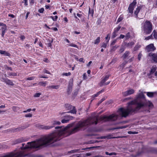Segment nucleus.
Instances as JSON below:
<instances>
[{
  "mask_svg": "<svg viewBox=\"0 0 157 157\" xmlns=\"http://www.w3.org/2000/svg\"><path fill=\"white\" fill-rule=\"evenodd\" d=\"M152 59L155 63H157V55L155 54L152 57Z\"/></svg>",
  "mask_w": 157,
  "mask_h": 157,
  "instance_id": "393cba45",
  "label": "nucleus"
},
{
  "mask_svg": "<svg viewBox=\"0 0 157 157\" xmlns=\"http://www.w3.org/2000/svg\"><path fill=\"white\" fill-rule=\"evenodd\" d=\"M43 72L44 73H47V74H51V73H50V72L49 71L47 70H46L45 69H44L43 70Z\"/></svg>",
  "mask_w": 157,
  "mask_h": 157,
  "instance_id": "4d7b16f0",
  "label": "nucleus"
},
{
  "mask_svg": "<svg viewBox=\"0 0 157 157\" xmlns=\"http://www.w3.org/2000/svg\"><path fill=\"white\" fill-rule=\"evenodd\" d=\"M107 46V44L105 43H103L101 46V47H103L104 48H106Z\"/></svg>",
  "mask_w": 157,
  "mask_h": 157,
  "instance_id": "bf43d9fd",
  "label": "nucleus"
},
{
  "mask_svg": "<svg viewBox=\"0 0 157 157\" xmlns=\"http://www.w3.org/2000/svg\"><path fill=\"white\" fill-rule=\"evenodd\" d=\"M150 39H153V38L152 36V34L150 35V36H148V37H145V39L147 40H148Z\"/></svg>",
  "mask_w": 157,
  "mask_h": 157,
  "instance_id": "f704fd0d",
  "label": "nucleus"
},
{
  "mask_svg": "<svg viewBox=\"0 0 157 157\" xmlns=\"http://www.w3.org/2000/svg\"><path fill=\"white\" fill-rule=\"evenodd\" d=\"M142 7V6H138L137 8L136 9L134 12V14L135 15V17L137 18H138V13Z\"/></svg>",
  "mask_w": 157,
  "mask_h": 157,
  "instance_id": "4468645a",
  "label": "nucleus"
},
{
  "mask_svg": "<svg viewBox=\"0 0 157 157\" xmlns=\"http://www.w3.org/2000/svg\"><path fill=\"white\" fill-rule=\"evenodd\" d=\"M118 118V116L114 114L110 115L108 116H104L100 118V120L104 122L113 121L116 120Z\"/></svg>",
  "mask_w": 157,
  "mask_h": 157,
  "instance_id": "7ed1b4c3",
  "label": "nucleus"
},
{
  "mask_svg": "<svg viewBox=\"0 0 157 157\" xmlns=\"http://www.w3.org/2000/svg\"><path fill=\"white\" fill-rule=\"evenodd\" d=\"M105 154L106 155H117V153L116 152H111L109 153L108 152H105Z\"/></svg>",
  "mask_w": 157,
  "mask_h": 157,
  "instance_id": "7c9ffc66",
  "label": "nucleus"
},
{
  "mask_svg": "<svg viewBox=\"0 0 157 157\" xmlns=\"http://www.w3.org/2000/svg\"><path fill=\"white\" fill-rule=\"evenodd\" d=\"M73 78H71L70 79L69 81L67 90V93L68 95H70L72 92L73 84Z\"/></svg>",
  "mask_w": 157,
  "mask_h": 157,
  "instance_id": "1a4fd4ad",
  "label": "nucleus"
},
{
  "mask_svg": "<svg viewBox=\"0 0 157 157\" xmlns=\"http://www.w3.org/2000/svg\"><path fill=\"white\" fill-rule=\"evenodd\" d=\"M61 124L60 121H54L53 122V125L51 126H46L43 125H40L39 127V128L42 129H44L45 130H48L54 127L55 125H59Z\"/></svg>",
  "mask_w": 157,
  "mask_h": 157,
  "instance_id": "39448f33",
  "label": "nucleus"
},
{
  "mask_svg": "<svg viewBox=\"0 0 157 157\" xmlns=\"http://www.w3.org/2000/svg\"><path fill=\"white\" fill-rule=\"evenodd\" d=\"M73 126V124H69L66 127L57 126L55 128L58 129L56 132L47 136H44L40 139L37 140L36 141L29 142L24 147L25 144H22V146L20 147L21 150L18 151L8 153L2 157H24L26 156H29L30 154H25L24 150L29 148L40 149L42 147H46L47 146L54 143V142L59 140L61 138L67 137L74 133L84 127V120L83 121H79L76 126L69 131L68 129Z\"/></svg>",
  "mask_w": 157,
  "mask_h": 157,
  "instance_id": "f257e3e1",
  "label": "nucleus"
},
{
  "mask_svg": "<svg viewBox=\"0 0 157 157\" xmlns=\"http://www.w3.org/2000/svg\"><path fill=\"white\" fill-rule=\"evenodd\" d=\"M94 147H86V148H82V150H87V149H92V148H94Z\"/></svg>",
  "mask_w": 157,
  "mask_h": 157,
  "instance_id": "e2e57ef3",
  "label": "nucleus"
},
{
  "mask_svg": "<svg viewBox=\"0 0 157 157\" xmlns=\"http://www.w3.org/2000/svg\"><path fill=\"white\" fill-rule=\"evenodd\" d=\"M116 32L115 31H114V32L113 33V35L112 36V37L113 38H114L117 35L116 34Z\"/></svg>",
  "mask_w": 157,
  "mask_h": 157,
  "instance_id": "13d9d810",
  "label": "nucleus"
},
{
  "mask_svg": "<svg viewBox=\"0 0 157 157\" xmlns=\"http://www.w3.org/2000/svg\"><path fill=\"white\" fill-rule=\"evenodd\" d=\"M65 107L67 110H70L69 111L67 112V113L76 114L77 111L75 106H73L69 104H66L65 105Z\"/></svg>",
  "mask_w": 157,
  "mask_h": 157,
  "instance_id": "423d86ee",
  "label": "nucleus"
},
{
  "mask_svg": "<svg viewBox=\"0 0 157 157\" xmlns=\"http://www.w3.org/2000/svg\"><path fill=\"white\" fill-rule=\"evenodd\" d=\"M130 54V52H129L128 51H126L125 53L124 54L123 56H122V58H123V60H125L126 59H128V56Z\"/></svg>",
  "mask_w": 157,
  "mask_h": 157,
  "instance_id": "dca6fc26",
  "label": "nucleus"
},
{
  "mask_svg": "<svg viewBox=\"0 0 157 157\" xmlns=\"http://www.w3.org/2000/svg\"><path fill=\"white\" fill-rule=\"evenodd\" d=\"M64 118L66 119V120H68V122L70 120H72L75 118L71 116H65Z\"/></svg>",
  "mask_w": 157,
  "mask_h": 157,
  "instance_id": "4be33fe9",
  "label": "nucleus"
},
{
  "mask_svg": "<svg viewBox=\"0 0 157 157\" xmlns=\"http://www.w3.org/2000/svg\"><path fill=\"white\" fill-rule=\"evenodd\" d=\"M125 50V48L123 46H122L121 47V48L120 49L119 52L120 53L123 52Z\"/></svg>",
  "mask_w": 157,
  "mask_h": 157,
  "instance_id": "c9c22d12",
  "label": "nucleus"
},
{
  "mask_svg": "<svg viewBox=\"0 0 157 157\" xmlns=\"http://www.w3.org/2000/svg\"><path fill=\"white\" fill-rule=\"evenodd\" d=\"M28 127V126H25V127L23 126L22 128H21V127L19 128H16V129L17 130V131L20 130L21 129L25 128H27V127Z\"/></svg>",
  "mask_w": 157,
  "mask_h": 157,
  "instance_id": "8fccbe9b",
  "label": "nucleus"
},
{
  "mask_svg": "<svg viewBox=\"0 0 157 157\" xmlns=\"http://www.w3.org/2000/svg\"><path fill=\"white\" fill-rule=\"evenodd\" d=\"M134 92L133 89H130L125 92H122V94L123 96L125 97L133 94Z\"/></svg>",
  "mask_w": 157,
  "mask_h": 157,
  "instance_id": "f8f14e48",
  "label": "nucleus"
},
{
  "mask_svg": "<svg viewBox=\"0 0 157 157\" xmlns=\"http://www.w3.org/2000/svg\"><path fill=\"white\" fill-rule=\"evenodd\" d=\"M123 18L122 17H119L117 20V23H118L121 21L123 20Z\"/></svg>",
  "mask_w": 157,
  "mask_h": 157,
  "instance_id": "49530a36",
  "label": "nucleus"
},
{
  "mask_svg": "<svg viewBox=\"0 0 157 157\" xmlns=\"http://www.w3.org/2000/svg\"><path fill=\"white\" fill-rule=\"evenodd\" d=\"M128 127V125H125V126H120V127H117L115 128H113L111 129V130H114V129H123V128H126L127 127Z\"/></svg>",
  "mask_w": 157,
  "mask_h": 157,
  "instance_id": "5701e85b",
  "label": "nucleus"
},
{
  "mask_svg": "<svg viewBox=\"0 0 157 157\" xmlns=\"http://www.w3.org/2000/svg\"><path fill=\"white\" fill-rule=\"evenodd\" d=\"M9 76H16L17 75V73H11L9 72L8 74Z\"/></svg>",
  "mask_w": 157,
  "mask_h": 157,
  "instance_id": "58836bf2",
  "label": "nucleus"
},
{
  "mask_svg": "<svg viewBox=\"0 0 157 157\" xmlns=\"http://www.w3.org/2000/svg\"><path fill=\"white\" fill-rule=\"evenodd\" d=\"M137 2L136 0H134L133 2L130 4L128 8V11L132 15L133 14V10L135 7Z\"/></svg>",
  "mask_w": 157,
  "mask_h": 157,
  "instance_id": "6e6552de",
  "label": "nucleus"
},
{
  "mask_svg": "<svg viewBox=\"0 0 157 157\" xmlns=\"http://www.w3.org/2000/svg\"><path fill=\"white\" fill-rule=\"evenodd\" d=\"M44 10V9L43 8H41L40 9H39L38 10V12L41 13H43Z\"/></svg>",
  "mask_w": 157,
  "mask_h": 157,
  "instance_id": "6e6d98bb",
  "label": "nucleus"
},
{
  "mask_svg": "<svg viewBox=\"0 0 157 157\" xmlns=\"http://www.w3.org/2000/svg\"><path fill=\"white\" fill-rule=\"evenodd\" d=\"M2 81L8 85L13 86L14 85L12 81L6 78H2Z\"/></svg>",
  "mask_w": 157,
  "mask_h": 157,
  "instance_id": "ddd939ff",
  "label": "nucleus"
},
{
  "mask_svg": "<svg viewBox=\"0 0 157 157\" xmlns=\"http://www.w3.org/2000/svg\"><path fill=\"white\" fill-rule=\"evenodd\" d=\"M147 152L157 154V148L150 147L148 149Z\"/></svg>",
  "mask_w": 157,
  "mask_h": 157,
  "instance_id": "2eb2a0df",
  "label": "nucleus"
},
{
  "mask_svg": "<svg viewBox=\"0 0 157 157\" xmlns=\"http://www.w3.org/2000/svg\"><path fill=\"white\" fill-rule=\"evenodd\" d=\"M116 42H117L116 40H114L111 43V44H110V46L114 45L115 44V43Z\"/></svg>",
  "mask_w": 157,
  "mask_h": 157,
  "instance_id": "052dcab7",
  "label": "nucleus"
},
{
  "mask_svg": "<svg viewBox=\"0 0 157 157\" xmlns=\"http://www.w3.org/2000/svg\"><path fill=\"white\" fill-rule=\"evenodd\" d=\"M134 44V43L133 42H131L129 43H128L126 45V46L128 47H131L132 46H133Z\"/></svg>",
  "mask_w": 157,
  "mask_h": 157,
  "instance_id": "c756f323",
  "label": "nucleus"
},
{
  "mask_svg": "<svg viewBox=\"0 0 157 157\" xmlns=\"http://www.w3.org/2000/svg\"><path fill=\"white\" fill-rule=\"evenodd\" d=\"M118 47V46L113 45L112 47V48L110 49V51L111 52L115 51Z\"/></svg>",
  "mask_w": 157,
  "mask_h": 157,
  "instance_id": "a878e982",
  "label": "nucleus"
},
{
  "mask_svg": "<svg viewBox=\"0 0 157 157\" xmlns=\"http://www.w3.org/2000/svg\"><path fill=\"white\" fill-rule=\"evenodd\" d=\"M94 10L93 9L91 10L90 8L89 7V14H91V16H93L94 14Z\"/></svg>",
  "mask_w": 157,
  "mask_h": 157,
  "instance_id": "c85d7f7f",
  "label": "nucleus"
},
{
  "mask_svg": "<svg viewBox=\"0 0 157 157\" xmlns=\"http://www.w3.org/2000/svg\"><path fill=\"white\" fill-rule=\"evenodd\" d=\"M121 28V27L120 26H118L116 28L114 29V31L116 32H117Z\"/></svg>",
  "mask_w": 157,
  "mask_h": 157,
  "instance_id": "3c124183",
  "label": "nucleus"
},
{
  "mask_svg": "<svg viewBox=\"0 0 157 157\" xmlns=\"http://www.w3.org/2000/svg\"><path fill=\"white\" fill-rule=\"evenodd\" d=\"M143 153V151H141L140 152H137L136 154V156H138L140 155Z\"/></svg>",
  "mask_w": 157,
  "mask_h": 157,
  "instance_id": "338daca9",
  "label": "nucleus"
},
{
  "mask_svg": "<svg viewBox=\"0 0 157 157\" xmlns=\"http://www.w3.org/2000/svg\"><path fill=\"white\" fill-rule=\"evenodd\" d=\"M127 63V62L126 61H124L122 64L120 65V67L122 68H123L125 65Z\"/></svg>",
  "mask_w": 157,
  "mask_h": 157,
  "instance_id": "72a5a7b5",
  "label": "nucleus"
},
{
  "mask_svg": "<svg viewBox=\"0 0 157 157\" xmlns=\"http://www.w3.org/2000/svg\"><path fill=\"white\" fill-rule=\"evenodd\" d=\"M35 78V77H32L27 78L26 79L28 80H33Z\"/></svg>",
  "mask_w": 157,
  "mask_h": 157,
  "instance_id": "09e8293b",
  "label": "nucleus"
},
{
  "mask_svg": "<svg viewBox=\"0 0 157 157\" xmlns=\"http://www.w3.org/2000/svg\"><path fill=\"white\" fill-rule=\"evenodd\" d=\"M128 134H137L138 133V132L135 131V132H132V131H129L128 132Z\"/></svg>",
  "mask_w": 157,
  "mask_h": 157,
  "instance_id": "37998d69",
  "label": "nucleus"
},
{
  "mask_svg": "<svg viewBox=\"0 0 157 157\" xmlns=\"http://www.w3.org/2000/svg\"><path fill=\"white\" fill-rule=\"evenodd\" d=\"M68 46L71 47H74L76 48H78V46L77 45L73 44V43H71L70 44H69L68 45Z\"/></svg>",
  "mask_w": 157,
  "mask_h": 157,
  "instance_id": "4c0bfd02",
  "label": "nucleus"
},
{
  "mask_svg": "<svg viewBox=\"0 0 157 157\" xmlns=\"http://www.w3.org/2000/svg\"><path fill=\"white\" fill-rule=\"evenodd\" d=\"M55 18H54V17H53L52 16H51L50 17L52 19V20L53 21H55L57 20L58 18V17L57 16H55Z\"/></svg>",
  "mask_w": 157,
  "mask_h": 157,
  "instance_id": "a18cd8bd",
  "label": "nucleus"
},
{
  "mask_svg": "<svg viewBox=\"0 0 157 157\" xmlns=\"http://www.w3.org/2000/svg\"><path fill=\"white\" fill-rule=\"evenodd\" d=\"M152 24L150 21H146L144 26V33L146 34H149L152 31Z\"/></svg>",
  "mask_w": 157,
  "mask_h": 157,
  "instance_id": "20e7f679",
  "label": "nucleus"
},
{
  "mask_svg": "<svg viewBox=\"0 0 157 157\" xmlns=\"http://www.w3.org/2000/svg\"><path fill=\"white\" fill-rule=\"evenodd\" d=\"M25 47L26 48H31V49L32 48V47L29 44H27L25 46Z\"/></svg>",
  "mask_w": 157,
  "mask_h": 157,
  "instance_id": "0e129e2a",
  "label": "nucleus"
},
{
  "mask_svg": "<svg viewBox=\"0 0 157 157\" xmlns=\"http://www.w3.org/2000/svg\"><path fill=\"white\" fill-rule=\"evenodd\" d=\"M105 99L104 98H102L98 103V105H99L101 103H102L104 100Z\"/></svg>",
  "mask_w": 157,
  "mask_h": 157,
  "instance_id": "603ef678",
  "label": "nucleus"
},
{
  "mask_svg": "<svg viewBox=\"0 0 157 157\" xmlns=\"http://www.w3.org/2000/svg\"><path fill=\"white\" fill-rule=\"evenodd\" d=\"M79 151V149H76V150H71L68 152V153H74L75 152L78 151Z\"/></svg>",
  "mask_w": 157,
  "mask_h": 157,
  "instance_id": "ea45409f",
  "label": "nucleus"
},
{
  "mask_svg": "<svg viewBox=\"0 0 157 157\" xmlns=\"http://www.w3.org/2000/svg\"><path fill=\"white\" fill-rule=\"evenodd\" d=\"M32 109H29L27 110H25L23 111L24 113H26L27 112H30L31 111Z\"/></svg>",
  "mask_w": 157,
  "mask_h": 157,
  "instance_id": "774afa93",
  "label": "nucleus"
},
{
  "mask_svg": "<svg viewBox=\"0 0 157 157\" xmlns=\"http://www.w3.org/2000/svg\"><path fill=\"white\" fill-rule=\"evenodd\" d=\"M28 139L25 137H22L17 139L13 141V144L21 143L28 141Z\"/></svg>",
  "mask_w": 157,
  "mask_h": 157,
  "instance_id": "9d476101",
  "label": "nucleus"
},
{
  "mask_svg": "<svg viewBox=\"0 0 157 157\" xmlns=\"http://www.w3.org/2000/svg\"><path fill=\"white\" fill-rule=\"evenodd\" d=\"M25 117H32V114L30 113L26 114L25 115Z\"/></svg>",
  "mask_w": 157,
  "mask_h": 157,
  "instance_id": "864d4df0",
  "label": "nucleus"
},
{
  "mask_svg": "<svg viewBox=\"0 0 157 157\" xmlns=\"http://www.w3.org/2000/svg\"><path fill=\"white\" fill-rule=\"evenodd\" d=\"M156 69V67L155 68L153 67L151 69L150 72L153 74L155 72V71Z\"/></svg>",
  "mask_w": 157,
  "mask_h": 157,
  "instance_id": "a19ab883",
  "label": "nucleus"
},
{
  "mask_svg": "<svg viewBox=\"0 0 157 157\" xmlns=\"http://www.w3.org/2000/svg\"><path fill=\"white\" fill-rule=\"evenodd\" d=\"M53 39H52V40L50 39H48L47 40V42L48 43L47 44V47H48L51 48L52 46V43L53 42Z\"/></svg>",
  "mask_w": 157,
  "mask_h": 157,
  "instance_id": "aec40b11",
  "label": "nucleus"
},
{
  "mask_svg": "<svg viewBox=\"0 0 157 157\" xmlns=\"http://www.w3.org/2000/svg\"><path fill=\"white\" fill-rule=\"evenodd\" d=\"M100 42V37H98L95 40L94 44H98Z\"/></svg>",
  "mask_w": 157,
  "mask_h": 157,
  "instance_id": "cd10ccee",
  "label": "nucleus"
},
{
  "mask_svg": "<svg viewBox=\"0 0 157 157\" xmlns=\"http://www.w3.org/2000/svg\"><path fill=\"white\" fill-rule=\"evenodd\" d=\"M0 54L2 55H4L5 56H10V54L6 51L0 50Z\"/></svg>",
  "mask_w": 157,
  "mask_h": 157,
  "instance_id": "a211bd4d",
  "label": "nucleus"
},
{
  "mask_svg": "<svg viewBox=\"0 0 157 157\" xmlns=\"http://www.w3.org/2000/svg\"><path fill=\"white\" fill-rule=\"evenodd\" d=\"M61 122L63 123H66L68 122V120H66V119H65V118L64 119L62 120Z\"/></svg>",
  "mask_w": 157,
  "mask_h": 157,
  "instance_id": "de8ad7c7",
  "label": "nucleus"
},
{
  "mask_svg": "<svg viewBox=\"0 0 157 157\" xmlns=\"http://www.w3.org/2000/svg\"><path fill=\"white\" fill-rule=\"evenodd\" d=\"M155 53H153L152 52H150L148 54V56H152V57L153 56H154V55H155Z\"/></svg>",
  "mask_w": 157,
  "mask_h": 157,
  "instance_id": "69168bd1",
  "label": "nucleus"
},
{
  "mask_svg": "<svg viewBox=\"0 0 157 157\" xmlns=\"http://www.w3.org/2000/svg\"><path fill=\"white\" fill-rule=\"evenodd\" d=\"M142 56V54L139 53L138 56V59L139 60H140Z\"/></svg>",
  "mask_w": 157,
  "mask_h": 157,
  "instance_id": "680f3d73",
  "label": "nucleus"
},
{
  "mask_svg": "<svg viewBox=\"0 0 157 157\" xmlns=\"http://www.w3.org/2000/svg\"><path fill=\"white\" fill-rule=\"evenodd\" d=\"M3 25H4L5 26L4 27H2L1 28V29L2 30V36L3 37H4V35L6 33V30L7 29L6 25L4 24Z\"/></svg>",
  "mask_w": 157,
  "mask_h": 157,
  "instance_id": "f3484780",
  "label": "nucleus"
},
{
  "mask_svg": "<svg viewBox=\"0 0 157 157\" xmlns=\"http://www.w3.org/2000/svg\"><path fill=\"white\" fill-rule=\"evenodd\" d=\"M71 73L70 72H69L68 73H63L62 74L63 75H65L66 76H70L71 75Z\"/></svg>",
  "mask_w": 157,
  "mask_h": 157,
  "instance_id": "79ce46f5",
  "label": "nucleus"
},
{
  "mask_svg": "<svg viewBox=\"0 0 157 157\" xmlns=\"http://www.w3.org/2000/svg\"><path fill=\"white\" fill-rule=\"evenodd\" d=\"M78 94V91H75L72 94V97L73 98H75L77 95Z\"/></svg>",
  "mask_w": 157,
  "mask_h": 157,
  "instance_id": "e433bc0d",
  "label": "nucleus"
},
{
  "mask_svg": "<svg viewBox=\"0 0 157 157\" xmlns=\"http://www.w3.org/2000/svg\"><path fill=\"white\" fill-rule=\"evenodd\" d=\"M59 87V85H52L47 87V88L50 89H57Z\"/></svg>",
  "mask_w": 157,
  "mask_h": 157,
  "instance_id": "6ab92c4d",
  "label": "nucleus"
},
{
  "mask_svg": "<svg viewBox=\"0 0 157 157\" xmlns=\"http://www.w3.org/2000/svg\"><path fill=\"white\" fill-rule=\"evenodd\" d=\"M41 95V94L40 93H36L35 94L34 96L35 97H39Z\"/></svg>",
  "mask_w": 157,
  "mask_h": 157,
  "instance_id": "5fc2aeb1",
  "label": "nucleus"
},
{
  "mask_svg": "<svg viewBox=\"0 0 157 157\" xmlns=\"http://www.w3.org/2000/svg\"><path fill=\"white\" fill-rule=\"evenodd\" d=\"M125 37L126 39H128L130 37V33L129 32L126 35Z\"/></svg>",
  "mask_w": 157,
  "mask_h": 157,
  "instance_id": "c03bdc74",
  "label": "nucleus"
},
{
  "mask_svg": "<svg viewBox=\"0 0 157 157\" xmlns=\"http://www.w3.org/2000/svg\"><path fill=\"white\" fill-rule=\"evenodd\" d=\"M117 60V58H114L113 59L111 62L110 63V64L114 63H115Z\"/></svg>",
  "mask_w": 157,
  "mask_h": 157,
  "instance_id": "473e14b6",
  "label": "nucleus"
},
{
  "mask_svg": "<svg viewBox=\"0 0 157 157\" xmlns=\"http://www.w3.org/2000/svg\"><path fill=\"white\" fill-rule=\"evenodd\" d=\"M46 83V82H40L38 83V85L40 86H45Z\"/></svg>",
  "mask_w": 157,
  "mask_h": 157,
  "instance_id": "bb28decb",
  "label": "nucleus"
},
{
  "mask_svg": "<svg viewBox=\"0 0 157 157\" xmlns=\"http://www.w3.org/2000/svg\"><path fill=\"white\" fill-rule=\"evenodd\" d=\"M156 49L153 44H151L147 45L146 47V50L147 52L154 51Z\"/></svg>",
  "mask_w": 157,
  "mask_h": 157,
  "instance_id": "9b49d317",
  "label": "nucleus"
},
{
  "mask_svg": "<svg viewBox=\"0 0 157 157\" xmlns=\"http://www.w3.org/2000/svg\"><path fill=\"white\" fill-rule=\"evenodd\" d=\"M147 95L148 97L152 98L153 97L154 94L152 92H147Z\"/></svg>",
  "mask_w": 157,
  "mask_h": 157,
  "instance_id": "b1692460",
  "label": "nucleus"
},
{
  "mask_svg": "<svg viewBox=\"0 0 157 157\" xmlns=\"http://www.w3.org/2000/svg\"><path fill=\"white\" fill-rule=\"evenodd\" d=\"M153 34V36L155 39H157V32L155 30H154L152 33Z\"/></svg>",
  "mask_w": 157,
  "mask_h": 157,
  "instance_id": "2f4dec72",
  "label": "nucleus"
},
{
  "mask_svg": "<svg viewBox=\"0 0 157 157\" xmlns=\"http://www.w3.org/2000/svg\"><path fill=\"white\" fill-rule=\"evenodd\" d=\"M106 138L107 139H111V138H122L126 137V136H117V137H111L110 135H109L106 136Z\"/></svg>",
  "mask_w": 157,
  "mask_h": 157,
  "instance_id": "412c9836",
  "label": "nucleus"
},
{
  "mask_svg": "<svg viewBox=\"0 0 157 157\" xmlns=\"http://www.w3.org/2000/svg\"><path fill=\"white\" fill-rule=\"evenodd\" d=\"M110 75H107L105 76L104 77H102L101 78L102 80L99 83L100 86H102L104 85H107L110 82V81L108 82H105L109 78Z\"/></svg>",
  "mask_w": 157,
  "mask_h": 157,
  "instance_id": "0eeeda50",
  "label": "nucleus"
},
{
  "mask_svg": "<svg viewBox=\"0 0 157 157\" xmlns=\"http://www.w3.org/2000/svg\"><path fill=\"white\" fill-rule=\"evenodd\" d=\"M147 93L141 92L136 95L135 100L128 103L129 105L136 104V106L135 107H130L127 109L123 108L119 109L118 112L119 114L122 117H126L129 114H133L139 112L141 109L149 113L150 110L153 108V105L151 101L146 99L144 93L147 94Z\"/></svg>",
  "mask_w": 157,
  "mask_h": 157,
  "instance_id": "f03ea898",
  "label": "nucleus"
}]
</instances>
